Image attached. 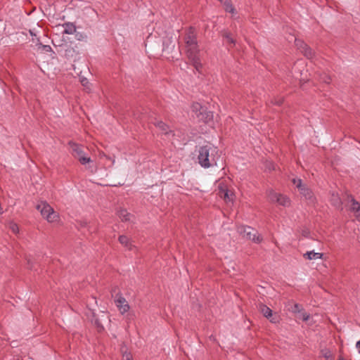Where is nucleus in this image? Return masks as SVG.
Wrapping results in <instances>:
<instances>
[{"label":"nucleus","mask_w":360,"mask_h":360,"mask_svg":"<svg viewBox=\"0 0 360 360\" xmlns=\"http://www.w3.org/2000/svg\"><path fill=\"white\" fill-rule=\"evenodd\" d=\"M184 41L186 46L187 56L196 70L200 72L202 65L198 56L199 50L194 27H190L186 30Z\"/></svg>","instance_id":"f257e3e1"},{"label":"nucleus","mask_w":360,"mask_h":360,"mask_svg":"<svg viewBox=\"0 0 360 360\" xmlns=\"http://www.w3.org/2000/svg\"><path fill=\"white\" fill-rule=\"evenodd\" d=\"M220 159L221 155L217 147L212 146L210 143L200 146L198 160L202 167L209 168L217 166Z\"/></svg>","instance_id":"f03ea898"},{"label":"nucleus","mask_w":360,"mask_h":360,"mask_svg":"<svg viewBox=\"0 0 360 360\" xmlns=\"http://www.w3.org/2000/svg\"><path fill=\"white\" fill-rule=\"evenodd\" d=\"M236 231L243 238L250 240L255 243L259 244L263 240V238L254 228L246 225L237 226Z\"/></svg>","instance_id":"7ed1b4c3"},{"label":"nucleus","mask_w":360,"mask_h":360,"mask_svg":"<svg viewBox=\"0 0 360 360\" xmlns=\"http://www.w3.org/2000/svg\"><path fill=\"white\" fill-rule=\"evenodd\" d=\"M36 209L39 210L44 218L49 222H53L56 220L58 217L57 214L55 212L53 207L46 202H41L36 206Z\"/></svg>","instance_id":"20e7f679"},{"label":"nucleus","mask_w":360,"mask_h":360,"mask_svg":"<svg viewBox=\"0 0 360 360\" xmlns=\"http://www.w3.org/2000/svg\"><path fill=\"white\" fill-rule=\"evenodd\" d=\"M68 145L72 150V155L76 159L79 160L80 157L84 156V152L83 150V146L76 143L72 141L68 142Z\"/></svg>","instance_id":"39448f33"},{"label":"nucleus","mask_w":360,"mask_h":360,"mask_svg":"<svg viewBox=\"0 0 360 360\" xmlns=\"http://www.w3.org/2000/svg\"><path fill=\"white\" fill-rule=\"evenodd\" d=\"M115 302L122 314H124L129 310V305L122 295L117 294V298L115 300Z\"/></svg>","instance_id":"423d86ee"},{"label":"nucleus","mask_w":360,"mask_h":360,"mask_svg":"<svg viewBox=\"0 0 360 360\" xmlns=\"http://www.w3.org/2000/svg\"><path fill=\"white\" fill-rule=\"evenodd\" d=\"M300 192L302 196L304 197L306 200H307L308 204H315L316 198L310 188L305 186L304 188H301V191Z\"/></svg>","instance_id":"0eeeda50"},{"label":"nucleus","mask_w":360,"mask_h":360,"mask_svg":"<svg viewBox=\"0 0 360 360\" xmlns=\"http://www.w3.org/2000/svg\"><path fill=\"white\" fill-rule=\"evenodd\" d=\"M259 309L264 316L267 318L271 323H276L278 321L277 318L273 316L272 310L266 305L260 304L259 305Z\"/></svg>","instance_id":"6e6552de"},{"label":"nucleus","mask_w":360,"mask_h":360,"mask_svg":"<svg viewBox=\"0 0 360 360\" xmlns=\"http://www.w3.org/2000/svg\"><path fill=\"white\" fill-rule=\"evenodd\" d=\"M197 117L198 118L199 121L208 123L213 119V112L208 111L206 108H204L201 112L197 113Z\"/></svg>","instance_id":"1a4fd4ad"},{"label":"nucleus","mask_w":360,"mask_h":360,"mask_svg":"<svg viewBox=\"0 0 360 360\" xmlns=\"http://www.w3.org/2000/svg\"><path fill=\"white\" fill-rule=\"evenodd\" d=\"M155 126L160 129L165 135L174 136V131L169 129V126L162 121H157L154 122Z\"/></svg>","instance_id":"9d476101"},{"label":"nucleus","mask_w":360,"mask_h":360,"mask_svg":"<svg viewBox=\"0 0 360 360\" xmlns=\"http://www.w3.org/2000/svg\"><path fill=\"white\" fill-rule=\"evenodd\" d=\"M63 27H64V30L63 32V34H72L76 32V26L72 22H65L63 25Z\"/></svg>","instance_id":"9b49d317"},{"label":"nucleus","mask_w":360,"mask_h":360,"mask_svg":"<svg viewBox=\"0 0 360 360\" xmlns=\"http://www.w3.org/2000/svg\"><path fill=\"white\" fill-rule=\"evenodd\" d=\"M303 257L309 260L321 259L323 254L320 252H315L314 251H309L303 255Z\"/></svg>","instance_id":"f8f14e48"},{"label":"nucleus","mask_w":360,"mask_h":360,"mask_svg":"<svg viewBox=\"0 0 360 360\" xmlns=\"http://www.w3.org/2000/svg\"><path fill=\"white\" fill-rule=\"evenodd\" d=\"M118 240L122 245H124L129 250L132 249L133 245H131V241L127 236L124 235H121L119 236Z\"/></svg>","instance_id":"ddd939ff"},{"label":"nucleus","mask_w":360,"mask_h":360,"mask_svg":"<svg viewBox=\"0 0 360 360\" xmlns=\"http://www.w3.org/2000/svg\"><path fill=\"white\" fill-rule=\"evenodd\" d=\"M330 202L333 206H335L337 208H340L342 205L341 199L338 196V194L332 193Z\"/></svg>","instance_id":"4468645a"},{"label":"nucleus","mask_w":360,"mask_h":360,"mask_svg":"<svg viewBox=\"0 0 360 360\" xmlns=\"http://www.w3.org/2000/svg\"><path fill=\"white\" fill-rule=\"evenodd\" d=\"M117 214L122 221H127L129 220L130 213H129L125 209H120L117 212Z\"/></svg>","instance_id":"2eb2a0df"},{"label":"nucleus","mask_w":360,"mask_h":360,"mask_svg":"<svg viewBox=\"0 0 360 360\" xmlns=\"http://www.w3.org/2000/svg\"><path fill=\"white\" fill-rule=\"evenodd\" d=\"M91 322L94 323V326L96 327L98 332L101 333L104 330V327L103 326L100 320L96 316L94 313H93Z\"/></svg>","instance_id":"dca6fc26"},{"label":"nucleus","mask_w":360,"mask_h":360,"mask_svg":"<svg viewBox=\"0 0 360 360\" xmlns=\"http://www.w3.org/2000/svg\"><path fill=\"white\" fill-rule=\"evenodd\" d=\"M276 202H278L279 205L285 206V207L289 206L290 205V199L288 197H286L285 195L280 194L279 198H278V199H277Z\"/></svg>","instance_id":"f3484780"},{"label":"nucleus","mask_w":360,"mask_h":360,"mask_svg":"<svg viewBox=\"0 0 360 360\" xmlns=\"http://www.w3.org/2000/svg\"><path fill=\"white\" fill-rule=\"evenodd\" d=\"M302 53L308 59H312L315 56L314 51L307 46L305 49L302 52Z\"/></svg>","instance_id":"a211bd4d"},{"label":"nucleus","mask_w":360,"mask_h":360,"mask_svg":"<svg viewBox=\"0 0 360 360\" xmlns=\"http://www.w3.org/2000/svg\"><path fill=\"white\" fill-rule=\"evenodd\" d=\"M293 314H299L302 311H303L302 306L297 303L292 304L290 307L288 309Z\"/></svg>","instance_id":"6ab92c4d"},{"label":"nucleus","mask_w":360,"mask_h":360,"mask_svg":"<svg viewBox=\"0 0 360 360\" xmlns=\"http://www.w3.org/2000/svg\"><path fill=\"white\" fill-rule=\"evenodd\" d=\"M66 49H65V56L67 58H72L75 54L76 51L75 49L70 46L65 45Z\"/></svg>","instance_id":"aec40b11"},{"label":"nucleus","mask_w":360,"mask_h":360,"mask_svg":"<svg viewBox=\"0 0 360 360\" xmlns=\"http://www.w3.org/2000/svg\"><path fill=\"white\" fill-rule=\"evenodd\" d=\"M221 3H224L225 6V11L229 13H233L235 11V8L233 7L231 1L229 0H219Z\"/></svg>","instance_id":"412c9836"},{"label":"nucleus","mask_w":360,"mask_h":360,"mask_svg":"<svg viewBox=\"0 0 360 360\" xmlns=\"http://www.w3.org/2000/svg\"><path fill=\"white\" fill-rule=\"evenodd\" d=\"M279 195L274 192L273 190H269L267 191V196L271 202H276L277 199L279 198Z\"/></svg>","instance_id":"4be33fe9"},{"label":"nucleus","mask_w":360,"mask_h":360,"mask_svg":"<svg viewBox=\"0 0 360 360\" xmlns=\"http://www.w3.org/2000/svg\"><path fill=\"white\" fill-rule=\"evenodd\" d=\"M295 46H297V49H299L300 51V52L302 53L304 49L305 48L308 46L306 43H304L302 40L301 39H295Z\"/></svg>","instance_id":"5701e85b"},{"label":"nucleus","mask_w":360,"mask_h":360,"mask_svg":"<svg viewBox=\"0 0 360 360\" xmlns=\"http://www.w3.org/2000/svg\"><path fill=\"white\" fill-rule=\"evenodd\" d=\"M222 37L227 40V42L231 44L232 46L236 44V41L232 38L231 33L224 32L222 34Z\"/></svg>","instance_id":"b1692460"},{"label":"nucleus","mask_w":360,"mask_h":360,"mask_svg":"<svg viewBox=\"0 0 360 360\" xmlns=\"http://www.w3.org/2000/svg\"><path fill=\"white\" fill-rule=\"evenodd\" d=\"M204 108L205 107L202 106L198 103H195L192 105V110H193V112H194L195 113L196 115H197V113H199L200 112H201L204 109Z\"/></svg>","instance_id":"393cba45"},{"label":"nucleus","mask_w":360,"mask_h":360,"mask_svg":"<svg viewBox=\"0 0 360 360\" xmlns=\"http://www.w3.org/2000/svg\"><path fill=\"white\" fill-rule=\"evenodd\" d=\"M37 45H38V46H39L38 48L39 49H41V50L46 51V52H51V51H52V49H51V47L49 45H44L39 41L37 43Z\"/></svg>","instance_id":"a878e982"},{"label":"nucleus","mask_w":360,"mask_h":360,"mask_svg":"<svg viewBox=\"0 0 360 360\" xmlns=\"http://www.w3.org/2000/svg\"><path fill=\"white\" fill-rule=\"evenodd\" d=\"M320 80L326 84H330L331 82V77L328 75L323 73L320 76Z\"/></svg>","instance_id":"bb28decb"},{"label":"nucleus","mask_w":360,"mask_h":360,"mask_svg":"<svg viewBox=\"0 0 360 360\" xmlns=\"http://www.w3.org/2000/svg\"><path fill=\"white\" fill-rule=\"evenodd\" d=\"M292 182L299 189L300 191H301V188H304L306 186L305 185L302 184V180L300 179H293Z\"/></svg>","instance_id":"cd10ccee"},{"label":"nucleus","mask_w":360,"mask_h":360,"mask_svg":"<svg viewBox=\"0 0 360 360\" xmlns=\"http://www.w3.org/2000/svg\"><path fill=\"white\" fill-rule=\"evenodd\" d=\"M297 318L302 319L304 321H307L309 319V314L302 311L300 313L298 314Z\"/></svg>","instance_id":"c85d7f7f"},{"label":"nucleus","mask_w":360,"mask_h":360,"mask_svg":"<svg viewBox=\"0 0 360 360\" xmlns=\"http://www.w3.org/2000/svg\"><path fill=\"white\" fill-rule=\"evenodd\" d=\"M78 160L79 161V162L82 165H86L87 163H89V162H92L91 158H89V157H86L85 155H84V156H82V157H80Z\"/></svg>","instance_id":"c756f323"},{"label":"nucleus","mask_w":360,"mask_h":360,"mask_svg":"<svg viewBox=\"0 0 360 360\" xmlns=\"http://www.w3.org/2000/svg\"><path fill=\"white\" fill-rule=\"evenodd\" d=\"M352 209L354 211L359 212L360 210V204L354 199L352 200Z\"/></svg>","instance_id":"7c9ffc66"},{"label":"nucleus","mask_w":360,"mask_h":360,"mask_svg":"<svg viewBox=\"0 0 360 360\" xmlns=\"http://www.w3.org/2000/svg\"><path fill=\"white\" fill-rule=\"evenodd\" d=\"M321 354L323 355V356L326 359H331L333 355L330 352V351L328 349H323L321 351Z\"/></svg>","instance_id":"2f4dec72"},{"label":"nucleus","mask_w":360,"mask_h":360,"mask_svg":"<svg viewBox=\"0 0 360 360\" xmlns=\"http://www.w3.org/2000/svg\"><path fill=\"white\" fill-rule=\"evenodd\" d=\"M10 229L12 231L13 233H18L19 231L18 226L15 223H11Z\"/></svg>","instance_id":"473e14b6"},{"label":"nucleus","mask_w":360,"mask_h":360,"mask_svg":"<svg viewBox=\"0 0 360 360\" xmlns=\"http://www.w3.org/2000/svg\"><path fill=\"white\" fill-rule=\"evenodd\" d=\"M123 360H132V356L129 352H124L123 354Z\"/></svg>","instance_id":"72a5a7b5"},{"label":"nucleus","mask_w":360,"mask_h":360,"mask_svg":"<svg viewBox=\"0 0 360 360\" xmlns=\"http://www.w3.org/2000/svg\"><path fill=\"white\" fill-rule=\"evenodd\" d=\"M283 103V100L282 98L278 99L275 102L276 105H281Z\"/></svg>","instance_id":"f704fd0d"},{"label":"nucleus","mask_w":360,"mask_h":360,"mask_svg":"<svg viewBox=\"0 0 360 360\" xmlns=\"http://www.w3.org/2000/svg\"><path fill=\"white\" fill-rule=\"evenodd\" d=\"M81 82H82V84L84 86L89 83L88 80L86 78L82 79Z\"/></svg>","instance_id":"c9c22d12"},{"label":"nucleus","mask_w":360,"mask_h":360,"mask_svg":"<svg viewBox=\"0 0 360 360\" xmlns=\"http://www.w3.org/2000/svg\"><path fill=\"white\" fill-rule=\"evenodd\" d=\"M356 347L358 349V352L360 353V340L357 341L356 344Z\"/></svg>","instance_id":"e433bc0d"},{"label":"nucleus","mask_w":360,"mask_h":360,"mask_svg":"<svg viewBox=\"0 0 360 360\" xmlns=\"http://www.w3.org/2000/svg\"><path fill=\"white\" fill-rule=\"evenodd\" d=\"M27 264H28V266H29V268L32 269L33 268V266H32V264H31V262H30V259H28V260H27Z\"/></svg>","instance_id":"4c0bfd02"},{"label":"nucleus","mask_w":360,"mask_h":360,"mask_svg":"<svg viewBox=\"0 0 360 360\" xmlns=\"http://www.w3.org/2000/svg\"><path fill=\"white\" fill-rule=\"evenodd\" d=\"M227 198H229V194H228V191H226L224 192V199H227Z\"/></svg>","instance_id":"58836bf2"},{"label":"nucleus","mask_w":360,"mask_h":360,"mask_svg":"<svg viewBox=\"0 0 360 360\" xmlns=\"http://www.w3.org/2000/svg\"><path fill=\"white\" fill-rule=\"evenodd\" d=\"M271 165H269V169H274V165H272V163H270Z\"/></svg>","instance_id":"ea45409f"},{"label":"nucleus","mask_w":360,"mask_h":360,"mask_svg":"<svg viewBox=\"0 0 360 360\" xmlns=\"http://www.w3.org/2000/svg\"><path fill=\"white\" fill-rule=\"evenodd\" d=\"M76 37L78 39H80V35H79V33L76 34Z\"/></svg>","instance_id":"a19ab883"},{"label":"nucleus","mask_w":360,"mask_h":360,"mask_svg":"<svg viewBox=\"0 0 360 360\" xmlns=\"http://www.w3.org/2000/svg\"><path fill=\"white\" fill-rule=\"evenodd\" d=\"M76 37L78 39H80V35H79V33L76 34Z\"/></svg>","instance_id":"79ce46f5"},{"label":"nucleus","mask_w":360,"mask_h":360,"mask_svg":"<svg viewBox=\"0 0 360 360\" xmlns=\"http://www.w3.org/2000/svg\"><path fill=\"white\" fill-rule=\"evenodd\" d=\"M357 239L360 241V236H357Z\"/></svg>","instance_id":"37998d69"}]
</instances>
